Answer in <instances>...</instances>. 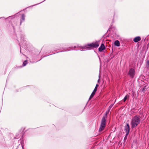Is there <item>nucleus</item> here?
Here are the masks:
<instances>
[{"label":"nucleus","mask_w":149,"mask_h":149,"mask_svg":"<svg viewBox=\"0 0 149 149\" xmlns=\"http://www.w3.org/2000/svg\"><path fill=\"white\" fill-rule=\"evenodd\" d=\"M99 45V44L98 42L97 41L94 42H93L87 45H85L84 46H79V48L78 50H79L81 51H85L87 50H90L91 49V47L93 48H97Z\"/></svg>","instance_id":"obj_1"},{"label":"nucleus","mask_w":149,"mask_h":149,"mask_svg":"<svg viewBox=\"0 0 149 149\" xmlns=\"http://www.w3.org/2000/svg\"><path fill=\"white\" fill-rule=\"evenodd\" d=\"M140 121V120L139 116H136L134 117L131 122L132 127L134 128L139 123Z\"/></svg>","instance_id":"obj_2"},{"label":"nucleus","mask_w":149,"mask_h":149,"mask_svg":"<svg viewBox=\"0 0 149 149\" xmlns=\"http://www.w3.org/2000/svg\"><path fill=\"white\" fill-rule=\"evenodd\" d=\"M128 74L131 78L134 77L135 75V71L133 68H131L130 69L128 72Z\"/></svg>","instance_id":"obj_3"},{"label":"nucleus","mask_w":149,"mask_h":149,"mask_svg":"<svg viewBox=\"0 0 149 149\" xmlns=\"http://www.w3.org/2000/svg\"><path fill=\"white\" fill-rule=\"evenodd\" d=\"M125 130L126 132V135H127L129 133L130 131L129 125L128 123H127L125 126Z\"/></svg>","instance_id":"obj_4"},{"label":"nucleus","mask_w":149,"mask_h":149,"mask_svg":"<svg viewBox=\"0 0 149 149\" xmlns=\"http://www.w3.org/2000/svg\"><path fill=\"white\" fill-rule=\"evenodd\" d=\"M107 118V117L106 116H104L102 118L101 124L102 125H106V118Z\"/></svg>","instance_id":"obj_5"},{"label":"nucleus","mask_w":149,"mask_h":149,"mask_svg":"<svg viewBox=\"0 0 149 149\" xmlns=\"http://www.w3.org/2000/svg\"><path fill=\"white\" fill-rule=\"evenodd\" d=\"M105 47L103 44H101L98 50L100 52H102L103 50H104Z\"/></svg>","instance_id":"obj_6"},{"label":"nucleus","mask_w":149,"mask_h":149,"mask_svg":"<svg viewBox=\"0 0 149 149\" xmlns=\"http://www.w3.org/2000/svg\"><path fill=\"white\" fill-rule=\"evenodd\" d=\"M141 39V37L139 36L136 37L133 39V41L135 42H137L140 41Z\"/></svg>","instance_id":"obj_7"},{"label":"nucleus","mask_w":149,"mask_h":149,"mask_svg":"<svg viewBox=\"0 0 149 149\" xmlns=\"http://www.w3.org/2000/svg\"><path fill=\"white\" fill-rule=\"evenodd\" d=\"M25 15L24 14H23L22 15V17L20 19V25H21L22 23L24 22L25 20Z\"/></svg>","instance_id":"obj_8"},{"label":"nucleus","mask_w":149,"mask_h":149,"mask_svg":"<svg viewBox=\"0 0 149 149\" xmlns=\"http://www.w3.org/2000/svg\"><path fill=\"white\" fill-rule=\"evenodd\" d=\"M113 45L115 46L119 47L120 46V42L118 40L115 41L113 43Z\"/></svg>","instance_id":"obj_9"},{"label":"nucleus","mask_w":149,"mask_h":149,"mask_svg":"<svg viewBox=\"0 0 149 149\" xmlns=\"http://www.w3.org/2000/svg\"><path fill=\"white\" fill-rule=\"evenodd\" d=\"M105 126V125H102L100 124V127L99 129V132L103 130L104 129Z\"/></svg>","instance_id":"obj_10"},{"label":"nucleus","mask_w":149,"mask_h":149,"mask_svg":"<svg viewBox=\"0 0 149 149\" xmlns=\"http://www.w3.org/2000/svg\"><path fill=\"white\" fill-rule=\"evenodd\" d=\"M130 97V95L128 94H127L124 97L123 99V101L124 102H125L126 100L128 98H129Z\"/></svg>","instance_id":"obj_11"},{"label":"nucleus","mask_w":149,"mask_h":149,"mask_svg":"<svg viewBox=\"0 0 149 149\" xmlns=\"http://www.w3.org/2000/svg\"><path fill=\"white\" fill-rule=\"evenodd\" d=\"M20 39H19V40H20L22 42V41H23L24 40L25 38L24 36L23 35H22L21 36V38Z\"/></svg>","instance_id":"obj_12"},{"label":"nucleus","mask_w":149,"mask_h":149,"mask_svg":"<svg viewBox=\"0 0 149 149\" xmlns=\"http://www.w3.org/2000/svg\"><path fill=\"white\" fill-rule=\"evenodd\" d=\"M95 92H94V91H93L90 97V99H91L92 97H93Z\"/></svg>","instance_id":"obj_13"},{"label":"nucleus","mask_w":149,"mask_h":149,"mask_svg":"<svg viewBox=\"0 0 149 149\" xmlns=\"http://www.w3.org/2000/svg\"><path fill=\"white\" fill-rule=\"evenodd\" d=\"M110 110L111 109H109L108 108V110L106 112L105 114V115L104 116H106V117H107V115L109 113V112Z\"/></svg>","instance_id":"obj_14"},{"label":"nucleus","mask_w":149,"mask_h":149,"mask_svg":"<svg viewBox=\"0 0 149 149\" xmlns=\"http://www.w3.org/2000/svg\"><path fill=\"white\" fill-rule=\"evenodd\" d=\"M27 64V60L23 62V64H22L23 66H25Z\"/></svg>","instance_id":"obj_15"},{"label":"nucleus","mask_w":149,"mask_h":149,"mask_svg":"<svg viewBox=\"0 0 149 149\" xmlns=\"http://www.w3.org/2000/svg\"><path fill=\"white\" fill-rule=\"evenodd\" d=\"M99 85L98 84H97L96 85V86L93 90L94 92H96L97 90V88L98 86Z\"/></svg>","instance_id":"obj_16"},{"label":"nucleus","mask_w":149,"mask_h":149,"mask_svg":"<svg viewBox=\"0 0 149 149\" xmlns=\"http://www.w3.org/2000/svg\"><path fill=\"white\" fill-rule=\"evenodd\" d=\"M69 49H68L67 50H64L65 51H68L70 50H72L73 49L72 47H70L69 48Z\"/></svg>","instance_id":"obj_17"},{"label":"nucleus","mask_w":149,"mask_h":149,"mask_svg":"<svg viewBox=\"0 0 149 149\" xmlns=\"http://www.w3.org/2000/svg\"><path fill=\"white\" fill-rule=\"evenodd\" d=\"M114 104H111L109 107L108 109H111V108L113 106V105Z\"/></svg>","instance_id":"obj_18"},{"label":"nucleus","mask_w":149,"mask_h":149,"mask_svg":"<svg viewBox=\"0 0 149 149\" xmlns=\"http://www.w3.org/2000/svg\"><path fill=\"white\" fill-rule=\"evenodd\" d=\"M79 46H78L77 47L76 46H74V49H75V48H76V47H77L78 48V49H76V50H78V49H79Z\"/></svg>","instance_id":"obj_19"},{"label":"nucleus","mask_w":149,"mask_h":149,"mask_svg":"<svg viewBox=\"0 0 149 149\" xmlns=\"http://www.w3.org/2000/svg\"><path fill=\"white\" fill-rule=\"evenodd\" d=\"M99 79H98V80L97 81V82H98V83H99L100 82V75L99 76Z\"/></svg>","instance_id":"obj_20"},{"label":"nucleus","mask_w":149,"mask_h":149,"mask_svg":"<svg viewBox=\"0 0 149 149\" xmlns=\"http://www.w3.org/2000/svg\"><path fill=\"white\" fill-rule=\"evenodd\" d=\"M147 66L148 67L149 66V61H147Z\"/></svg>","instance_id":"obj_21"},{"label":"nucleus","mask_w":149,"mask_h":149,"mask_svg":"<svg viewBox=\"0 0 149 149\" xmlns=\"http://www.w3.org/2000/svg\"><path fill=\"white\" fill-rule=\"evenodd\" d=\"M15 17V16L14 15V16H10L9 17H8V18H10V17Z\"/></svg>","instance_id":"obj_22"},{"label":"nucleus","mask_w":149,"mask_h":149,"mask_svg":"<svg viewBox=\"0 0 149 149\" xmlns=\"http://www.w3.org/2000/svg\"><path fill=\"white\" fill-rule=\"evenodd\" d=\"M41 3H41H38V4H35V5H33L32 6H34L36 5H38V4H40V3Z\"/></svg>","instance_id":"obj_23"},{"label":"nucleus","mask_w":149,"mask_h":149,"mask_svg":"<svg viewBox=\"0 0 149 149\" xmlns=\"http://www.w3.org/2000/svg\"><path fill=\"white\" fill-rule=\"evenodd\" d=\"M98 57H99V59H100V58L99 57V56H98Z\"/></svg>","instance_id":"obj_24"},{"label":"nucleus","mask_w":149,"mask_h":149,"mask_svg":"<svg viewBox=\"0 0 149 149\" xmlns=\"http://www.w3.org/2000/svg\"><path fill=\"white\" fill-rule=\"evenodd\" d=\"M22 149H24V148H23V146H22Z\"/></svg>","instance_id":"obj_25"},{"label":"nucleus","mask_w":149,"mask_h":149,"mask_svg":"<svg viewBox=\"0 0 149 149\" xmlns=\"http://www.w3.org/2000/svg\"><path fill=\"white\" fill-rule=\"evenodd\" d=\"M116 100H115V102L114 103H115V102H116Z\"/></svg>","instance_id":"obj_26"},{"label":"nucleus","mask_w":149,"mask_h":149,"mask_svg":"<svg viewBox=\"0 0 149 149\" xmlns=\"http://www.w3.org/2000/svg\"><path fill=\"white\" fill-rule=\"evenodd\" d=\"M1 18H0V19Z\"/></svg>","instance_id":"obj_27"}]
</instances>
